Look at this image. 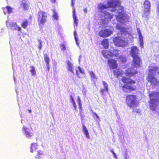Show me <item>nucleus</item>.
I'll use <instances>...</instances> for the list:
<instances>
[{
  "instance_id": "1",
  "label": "nucleus",
  "mask_w": 159,
  "mask_h": 159,
  "mask_svg": "<svg viewBox=\"0 0 159 159\" xmlns=\"http://www.w3.org/2000/svg\"><path fill=\"white\" fill-rule=\"evenodd\" d=\"M109 7L112 12L118 13L117 15H115V16L118 21L123 23L128 20L129 16L124 13L123 8L120 6V2L119 0H109L107 2V5L100 3L98 6V9L101 11L104 9Z\"/></svg>"
},
{
  "instance_id": "2",
  "label": "nucleus",
  "mask_w": 159,
  "mask_h": 159,
  "mask_svg": "<svg viewBox=\"0 0 159 159\" xmlns=\"http://www.w3.org/2000/svg\"><path fill=\"white\" fill-rule=\"evenodd\" d=\"M130 52L131 56L133 58L132 67L126 70V74L127 76L131 77L137 73V71L135 68L140 66L141 60L138 55L139 49L137 47H132Z\"/></svg>"
},
{
  "instance_id": "3",
  "label": "nucleus",
  "mask_w": 159,
  "mask_h": 159,
  "mask_svg": "<svg viewBox=\"0 0 159 159\" xmlns=\"http://www.w3.org/2000/svg\"><path fill=\"white\" fill-rule=\"evenodd\" d=\"M116 27L117 29L120 30L122 33V35L121 37L117 36L114 39V42L116 46L119 47H124L128 43V41L123 36L124 34H126L127 35H128L127 34V32H126V29L125 28L121 27L119 24H117Z\"/></svg>"
},
{
  "instance_id": "4",
  "label": "nucleus",
  "mask_w": 159,
  "mask_h": 159,
  "mask_svg": "<svg viewBox=\"0 0 159 159\" xmlns=\"http://www.w3.org/2000/svg\"><path fill=\"white\" fill-rule=\"evenodd\" d=\"M118 50H115L114 48H111L109 51L106 50H102V52L104 57L106 58H109V57H112L115 56L119 57V60L120 61L123 63L125 62L126 61V59L124 55H120L119 56Z\"/></svg>"
},
{
  "instance_id": "5",
  "label": "nucleus",
  "mask_w": 159,
  "mask_h": 159,
  "mask_svg": "<svg viewBox=\"0 0 159 159\" xmlns=\"http://www.w3.org/2000/svg\"><path fill=\"white\" fill-rule=\"evenodd\" d=\"M122 80L124 83L127 84L124 85L122 87L123 90L126 93H129L132 90H135L136 89V85H133L134 84H136V82L130 79H128L126 77H123Z\"/></svg>"
},
{
  "instance_id": "6",
  "label": "nucleus",
  "mask_w": 159,
  "mask_h": 159,
  "mask_svg": "<svg viewBox=\"0 0 159 159\" xmlns=\"http://www.w3.org/2000/svg\"><path fill=\"white\" fill-rule=\"evenodd\" d=\"M150 108L152 111H155L158 104L159 92H153L149 95Z\"/></svg>"
},
{
  "instance_id": "7",
  "label": "nucleus",
  "mask_w": 159,
  "mask_h": 159,
  "mask_svg": "<svg viewBox=\"0 0 159 159\" xmlns=\"http://www.w3.org/2000/svg\"><path fill=\"white\" fill-rule=\"evenodd\" d=\"M159 68L157 67H151L149 68V73L148 80L150 81L152 85L155 86L158 84H159V81L154 77V75L156 71L158 70Z\"/></svg>"
},
{
  "instance_id": "8",
  "label": "nucleus",
  "mask_w": 159,
  "mask_h": 159,
  "mask_svg": "<svg viewBox=\"0 0 159 159\" xmlns=\"http://www.w3.org/2000/svg\"><path fill=\"white\" fill-rule=\"evenodd\" d=\"M104 9L102 11H99L101 12L100 18L101 20L102 23V24L104 25L107 24L113 17V15L112 14L108 12L104 11Z\"/></svg>"
},
{
  "instance_id": "9",
  "label": "nucleus",
  "mask_w": 159,
  "mask_h": 159,
  "mask_svg": "<svg viewBox=\"0 0 159 159\" xmlns=\"http://www.w3.org/2000/svg\"><path fill=\"white\" fill-rule=\"evenodd\" d=\"M38 20L39 25L42 26L47 21V14L43 11H39L38 13Z\"/></svg>"
},
{
  "instance_id": "10",
  "label": "nucleus",
  "mask_w": 159,
  "mask_h": 159,
  "mask_svg": "<svg viewBox=\"0 0 159 159\" xmlns=\"http://www.w3.org/2000/svg\"><path fill=\"white\" fill-rule=\"evenodd\" d=\"M136 97L135 95H129L126 97V102L130 107H134L136 105Z\"/></svg>"
},
{
  "instance_id": "11",
  "label": "nucleus",
  "mask_w": 159,
  "mask_h": 159,
  "mask_svg": "<svg viewBox=\"0 0 159 159\" xmlns=\"http://www.w3.org/2000/svg\"><path fill=\"white\" fill-rule=\"evenodd\" d=\"M113 29L111 27L110 29H105L100 31L98 33L99 35L102 37H106L113 33Z\"/></svg>"
},
{
  "instance_id": "12",
  "label": "nucleus",
  "mask_w": 159,
  "mask_h": 159,
  "mask_svg": "<svg viewBox=\"0 0 159 159\" xmlns=\"http://www.w3.org/2000/svg\"><path fill=\"white\" fill-rule=\"evenodd\" d=\"M6 25L7 27L11 28L12 30H18L20 31L21 30V28L19 27L16 23H12L7 21Z\"/></svg>"
},
{
  "instance_id": "13",
  "label": "nucleus",
  "mask_w": 159,
  "mask_h": 159,
  "mask_svg": "<svg viewBox=\"0 0 159 159\" xmlns=\"http://www.w3.org/2000/svg\"><path fill=\"white\" fill-rule=\"evenodd\" d=\"M31 128H29L23 125L22 129L23 133L26 137L30 138L33 135V133L31 131Z\"/></svg>"
},
{
  "instance_id": "14",
  "label": "nucleus",
  "mask_w": 159,
  "mask_h": 159,
  "mask_svg": "<svg viewBox=\"0 0 159 159\" xmlns=\"http://www.w3.org/2000/svg\"><path fill=\"white\" fill-rule=\"evenodd\" d=\"M75 0H71V6L73 7L74 5V3L73 2V1ZM73 16L74 20V26H76L78 25V19L77 18L76 14H75V10L74 8L73 7Z\"/></svg>"
},
{
  "instance_id": "15",
  "label": "nucleus",
  "mask_w": 159,
  "mask_h": 159,
  "mask_svg": "<svg viewBox=\"0 0 159 159\" xmlns=\"http://www.w3.org/2000/svg\"><path fill=\"white\" fill-rule=\"evenodd\" d=\"M78 70H76V72L77 75L78 77L80 78H82L84 77L85 74L84 73V70L81 68L79 66L78 67Z\"/></svg>"
},
{
  "instance_id": "16",
  "label": "nucleus",
  "mask_w": 159,
  "mask_h": 159,
  "mask_svg": "<svg viewBox=\"0 0 159 159\" xmlns=\"http://www.w3.org/2000/svg\"><path fill=\"white\" fill-rule=\"evenodd\" d=\"M66 68L68 71L70 72L73 74H74L75 73L74 71V66L73 64L70 62L69 60L67 61Z\"/></svg>"
},
{
  "instance_id": "17",
  "label": "nucleus",
  "mask_w": 159,
  "mask_h": 159,
  "mask_svg": "<svg viewBox=\"0 0 159 159\" xmlns=\"http://www.w3.org/2000/svg\"><path fill=\"white\" fill-rule=\"evenodd\" d=\"M137 31L139 35V40L140 46L141 48H143V37L142 35L140 30L139 28H137Z\"/></svg>"
},
{
  "instance_id": "18",
  "label": "nucleus",
  "mask_w": 159,
  "mask_h": 159,
  "mask_svg": "<svg viewBox=\"0 0 159 159\" xmlns=\"http://www.w3.org/2000/svg\"><path fill=\"white\" fill-rule=\"evenodd\" d=\"M109 66L111 68L115 69L117 67V64L116 61L113 59H110L108 61Z\"/></svg>"
},
{
  "instance_id": "19",
  "label": "nucleus",
  "mask_w": 159,
  "mask_h": 159,
  "mask_svg": "<svg viewBox=\"0 0 159 159\" xmlns=\"http://www.w3.org/2000/svg\"><path fill=\"white\" fill-rule=\"evenodd\" d=\"M144 11L146 13H149L150 11V2L148 1H146L144 3Z\"/></svg>"
},
{
  "instance_id": "20",
  "label": "nucleus",
  "mask_w": 159,
  "mask_h": 159,
  "mask_svg": "<svg viewBox=\"0 0 159 159\" xmlns=\"http://www.w3.org/2000/svg\"><path fill=\"white\" fill-rule=\"evenodd\" d=\"M102 83L104 89H102L101 90V93L102 95H103L104 92H107L108 91V84L104 81H103Z\"/></svg>"
},
{
  "instance_id": "21",
  "label": "nucleus",
  "mask_w": 159,
  "mask_h": 159,
  "mask_svg": "<svg viewBox=\"0 0 159 159\" xmlns=\"http://www.w3.org/2000/svg\"><path fill=\"white\" fill-rule=\"evenodd\" d=\"M83 131L86 138L88 139H89L90 138V136L89 134L88 130L84 125H83Z\"/></svg>"
},
{
  "instance_id": "22",
  "label": "nucleus",
  "mask_w": 159,
  "mask_h": 159,
  "mask_svg": "<svg viewBox=\"0 0 159 159\" xmlns=\"http://www.w3.org/2000/svg\"><path fill=\"white\" fill-rule=\"evenodd\" d=\"M38 146L37 143H33L31 144V147L30 152H33L34 151H35L38 149Z\"/></svg>"
},
{
  "instance_id": "23",
  "label": "nucleus",
  "mask_w": 159,
  "mask_h": 159,
  "mask_svg": "<svg viewBox=\"0 0 159 159\" xmlns=\"http://www.w3.org/2000/svg\"><path fill=\"white\" fill-rule=\"evenodd\" d=\"M23 9L25 10H27L28 9V5L27 2L25 0H22L21 1Z\"/></svg>"
},
{
  "instance_id": "24",
  "label": "nucleus",
  "mask_w": 159,
  "mask_h": 159,
  "mask_svg": "<svg viewBox=\"0 0 159 159\" xmlns=\"http://www.w3.org/2000/svg\"><path fill=\"white\" fill-rule=\"evenodd\" d=\"M101 44L103 46L105 49H107L108 47V40L107 39H104L102 42Z\"/></svg>"
},
{
  "instance_id": "25",
  "label": "nucleus",
  "mask_w": 159,
  "mask_h": 159,
  "mask_svg": "<svg viewBox=\"0 0 159 159\" xmlns=\"http://www.w3.org/2000/svg\"><path fill=\"white\" fill-rule=\"evenodd\" d=\"M13 8L7 6L5 8H3V11L4 13L6 15V11H7L8 14L12 12Z\"/></svg>"
},
{
  "instance_id": "26",
  "label": "nucleus",
  "mask_w": 159,
  "mask_h": 159,
  "mask_svg": "<svg viewBox=\"0 0 159 159\" xmlns=\"http://www.w3.org/2000/svg\"><path fill=\"white\" fill-rule=\"evenodd\" d=\"M121 70H116L114 71V75H116V77L118 78L121 74Z\"/></svg>"
},
{
  "instance_id": "27",
  "label": "nucleus",
  "mask_w": 159,
  "mask_h": 159,
  "mask_svg": "<svg viewBox=\"0 0 159 159\" xmlns=\"http://www.w3.org/2000/svg\"><path fill=\"white\" fill-rule=\"evenodd\" d=\"M77 102L78 104L80 109L81 110L82 108V102L79 96H77Z\"/></svg>"
},
{
  "instance_id": "28",
  "label": "nucleus",
  "mask_w": 159,
  "mask_h": 159,
  "mask_svg": "<svg viewBox=\"0 0 159 159\" xmlns=\"http://www.w3.org/2000/svg\"><path fill=\"white\" fill-rule=\"evenodd\" d=\"M74 35L75 38V41L76 43V44L78 46H79V43H78V38L77 36V34L75 31H74Z\"/></svg>"
},
{
  "instance_id": "29",
  "label": "nucleus",
  "mask_w": 159,
  "mask_h": 159,
  "mask_svg": "<svg viewBox=\"0 0 159 159\" xmlns=\"http://www.w3.org/2000/svg\"><path fill=\"white\" fill-rule=\"evenodd\" d=\"M31 69L30 70V71L33 76H35L36 74V71L35 69L34 66L31 67Z\"/></svg>"
},
{
  "instance_id": "30",
  "label": "nucleus",
  "mask_w": 159,
  "mask_h": 159,
  "mask_svg": "<svg viewBox=\"0 0 159 159\" xmlns=\"http://www.w3.org/2000/svg\"><path fill=\"white\" fill-rule=\"evenodd\" d=\"M28 24V21L27 20H25L23 21L21 24V26L23 28L25 29L27 27Z\"/></svg>"
},
{
  "instance_id": "31",
  "label": "nucleus",
  "mask_w": 159,
  "mask_h": 159,
  "mask_svg": "<svg viewBox=\"0 0 159 159\" xmlns=\"http://www.w3.org/2000/svg\"><path fill=\"white\" fill-rule=\"evenodd\" d=\"M89 73L90 76L93 80H96L97 79L96 75L93 72L90 71Z\"/></svg>"
},
{
  "instance_id": "32",
  "label": "nucleus",
  "mask_w": 159,
  "mask_h": 159,
  "mask_svg": "<svg viewBox=\"0 0 159 159\" xmlns=\"http://www.w3.org/2000/svg\"><path fill=\"white\" fill-rule=\"evenodd\" d=\"M53 18L56 20H58L59 19L58 14L55 11H54V13L53 15Z\"/></svg>"
},
{
  "instance_id": "33",
  "label": "nucleus",
  "mask_w": 159,
  "mask_h": 159,
  "mask_svg": "<svg viewBox=\"0 0 159 159\" xmlns=\"http://www.w3.org/2000/svg\"><path fill=\"white\" fill-rule=\"evenodd\" d=\"M44 60L45 62H46V65L48 69V65L49 63V59L48 57H47V56H45L44 57Z\"/></svg>"
},
{
  "instance_id": "34",
  "label": "nucleus",
  "mask_w": 159,
  "mask_h": 159,
  "mask_svg": "<svg viewBox=\"0 0 159 159\" xmlns=\"http://www.w3.org/2000/svg\"><path fill=\"white\" fill-rule=\"evenodd\" d=\"M60 48L61 51H63L66 49V46L63 44H61L60 45Z\"/></svg>"
},
{
  "instance_id": "35",
  "label": "nucleus",
  "mask_w": 159,
  "mask_h": 159,
  "mask_svg": "<svg viewBox=\"0 0 159 159\" xmlns=\"http://www.w3.org/2000/svg\"><path fill=\"white\" fill-rule=\"evenodd\" d=\"M93 114L96 117V118H97V119L96 120L95 118V120L97 121L98 122H100V117L99 116L97 115V114L95 112H93Z\"/></svg>"
},
{
  "instance_id": "36",
  "label": "nucleus",
  "mask_w": 159,
  "mask_h": 159,
  "mask_svg": "<svg viewBox=\"0 0 159 159\" xmlns=\"http://www.w3.org/2000/svg\"><path fill=\"white\" fill-rule=\"evenodd\" d=\"M37 155L35 156V158H38L39 157V155L41 154V150H37Z\"/></svg>"
},
{
  "instance_id": "37",
  "label": "nucleus",
  "mask_w": 159,
  "mask_h": 159,
  "mask_svg": "<svg viewBox=\"0 0 159 159\" xmlns=\"http://www.w3.org/2000/svg\"><path fill=\"white\" fill-rule=\"evenodd\" d=\"M38 41L39 42V45L38 46V48H39V49L41 50V49L42 47V41L40 40H38Z\"/></svg>"
},
{
  "instance_id": "38",
  "label": "nucleus",
  "mask_w": 159,
  "mask_h": 159,
  "mask_svg": "<svg viewBox=\"0 0 159 159\" xmlns=\"http://www.w3.org/2000/svg\"><path fill=\"white\" fill-rule=\"evenodd\" d=\"M70 101L71 103L73 102H75L72 95L70 96Z\"/></svg>"
},
{
  "instance_id": "39",
  "label": "nucleus",
  "mask_w": 159,
  "mask_h": 159,
  "mask_svg": "<svg viewBox=\"0 0 159 159\" xmlns=\"http://www.w3.org/2000/svg\"><path fill=\"white\" fill-rule=\"evenodd\" d=\"M71 103L72 104L73 107L74 108V110H75L76 108V107H77V106L76 105V104L75 102H72Z\"/></svg>"
},
{
  "instance_id": "40",
  "label": "nucleus",
  "mask_w": 159,
  "mask_h": 159,
  "mask_svg": "<svg viewBox=\"0 0 159 159\" xmlns=\"http://www.w3.org/2000/svg\"><path fill=\"white\" fill-rule=\"evenodd\" d=\"M111 152L112 153L113 157H115L116 159L117 158V157L116 154L114 152L113 150H111Z\"/></svg>"
},
{
  "instance_id": "41",
  "label": "nucleus",
  "mask_w": 159,
  "mask_h": 159,
  "mask_svg": "<svg viewBox=\"0 0 159 159\" xmlns=\"http://www.w3.org/2000/svg\"><path fill=\"white\" fill-rule=\"evenodd\" d=\"M84 11L85 13L86 14L87 13V8H84Z\"/></svg>"
},
{
  "instance_id": "42",
  "label": "nucleus",
  "mask_w": 159,
  "mask_h": 159,
  "mask_svg": "<svg viewBox=\"0 0 159 159\" xmlns=\"http://www.w3.org/2000/svg\"><path fill=\"white\" fill-rule=\"evenodd\" d=\"M157 12L159 14V5L158 6V7L157 8Z\"/></svg>"
},
{
  "instance_id": "43",
  "label": "nucleus",
  "mask_w": 159,
  "mask_h": 159,
  "mask_svg": "<svg viewBox=\"0 0 159 159\" xmlns=\"http://www.w3.org/2000/svg\"><path fill=\"white\" fill-rule=\"evenodd\" d=\"M52 2L54 3L55 2V0H51Z\"/></svg>"
},
{
  "instance_id": "44",
  "label": "nucleus",
  "mask_w": 159,
  "mask_h": 159,
  "mask_svg": "<svg viewBox=\"0 0 159 159\" xmlns=\"http://www.w3.org/2000/svg\"><path fill=\"white\" fill-rule=\"evenodd\" d=\"M28 111L30 113H31V110H28Z\"/></svg>"
},
{
  "instance_id": "45",
  "label": "nucleus",
  "mask_w": 159,
  "mask_h": 159,
  "mask_svg": "<svg viewBox=\"0 0 159 159\" xmlns=\"http://www.w3.org/2000/svg\"><path fill=\"white\" fill-rule=\"evenodd\" d=\"M21 123L22 124L23 123V120H21Z\"/></svg>"
},
{
  "instance_id": "46",
  "label": "nucleus",
  "mask_w": 159,
  "mask_h": 159,
  "mask_svg": "<svg viewBox=\"0 0 159 159\" xmlns=\"http://www.w3.org/2000/svg\"><path fill=\"white\" fill-rule=\"evenodd\" d=\"M125 158L126 159H127V157H126V156L125 157Z\"/></svg>"
},
{
  "instance_id": "47",
  "label": "nucleus",
  "mask_w": 159,
  "mask_h": 159,
  "mask_svg": "<svg viewBox=\"0 0 159 159\" xmlns=\"http://www.w3.org/2000/svg\"><path fill=\"white\" fill-rule=\"evenodd\" d=\"M158 74L159 75V72H158Z\"/></svg>"
},
{
  "instance_id": "48",
  "label": "nucleus",
  "mask_w": 159,
  "mask_h": 159,
  "mask_svg": "<svg viewBox=\"0 0 159 159\" xmlns=\"http://www.w3.org/2000/svg\"><path fill=\"white\" fill-rule=\"evenodd\" d=\"M20 116L21 117H22V116L21 115H20Z\"/></svg>"
}]
</instances>
